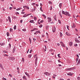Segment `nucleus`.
I'll return each mask as SVG.
<instances>
[{
	"mask_svg": "<svg viewBox=\"0 0 80 80\" xmlns=\"http://www.w3.org/2000/svg\"><path fill=\"white\" fill-rule=\"evenodd\" d=\"M34 58H35V64L36 65H37V60H38V57L37 56V55H35L34 56Z\"/></svg>",
	"mask_w": 80,
	"mask_h": 80,
	"instance_id": "f257e3e1",
	"label": "nucleus"
},
{
	"mask_svg": "<svg viewBox=\"0 0 80 80\" xmlns=\"http://www.w3.org/2000/svg\"><path fill=\"white\" fill-rule=\"evenodd\" d=\"M80 60H79L78 62V64H80Z\"/></svg>",
	"mask_w": 80,
	"mask_h": 80,
	"instance_id": "a18cd8bd",
	"label": "nucleus"
},
{
	"mask_svg": "<svg viewBox=\"0 0 80 80\" xmlns=\"http://www.w3.org/2000/svg\"><path fill=\"white\" fill-rule=\"evenodd\" d=\"M22 31H23L24 32H26V29H22Z\"/></svg>",
	"mask_w": 80,
	"mask_h": 80,
	"instance_id": "79ce46f5",
	"label": "nucleus"
},
{
	"mask_svg": "<svg viewBox=\"0 0 80 80\" xmlns=\"http://www.w3.org/2000/svg\"><path fill=\"white\" fill-rule=\"evenodd\" d=\"M25 74L29 78H30V75H29V74L27 73V72H25Z\"/></svg>",
	"mask_w": 80,
	"mask_h": 80,
	"instance_id": "f8f14e48",
	"label": "nucleus"
},
{
	"mask_svg": "<svg viewBox=\"0 0 80 80\" xmlns=\"http://www.w3.org/2000/svg\"><path fill=\"white\" fill-rule=\"evenodd\" d=\"M23 8H25V9H29V7L26 6H23Z\"/></svg>",
	"mask_w": 80,
	"mask_h": 80,
	"instance_id": "423d86ee",
	"label": "nucleus"
},
{
	"mask_svg": "<svg viewBox=\"0 0 80 80\" xmlns=\"http://www.w3.org/2000/svg\"><path fill=\"white\" fill-rule=\"evenodd\" d=\"M65 13H66V14H65L66 15H67V16L68 15V16H69V17H70V14H69L68 12H66Z\"/></svg>",
	"mask_w": 80,
	"mask_h": 80,
	"instance_id": "6e6552de",
	"label": "nucleus"
},
{
	"mask_svg": "<svg viewBox=\"0 0 80 80\" xmlns=\"http://www.w3.org/2000/svg\"><path fill=\"white\" fill-rule=\"evenodd\" d=\"M63 36V34L61 32H60V37H62Z\"/></svg>",
	"mask_w": 80,
	"mask_h": 80,
	"instance_id": "aec40b11",
	"label": "nucleus"
},
{
	"mask_svg": "<svg viewBox=\"0 0 80 80\" xmlns=\"http://www.w3.org/2000/svg\"><path fill=\"white\" fill-rule=\"evenodd\" d=\"M76 56L77 57H78L77 58H79V57L78 56V54H77L76 55Z\"/></svg>",
	"mask_w": 80,
	"mask_h": 80,
	"instance_id": "680f3d73",
	"label": "nucleus"
},
{
	"mask_svg": "<svg viewBox=\"0 0 80 80\" xmlns=\"http://www.w3.org/2000/svg\"><path fill=\"white\" fill-rule=\"evenodd\" d=\"M17 70H18H18H19V68L17 67Z\"/></svg>",
	"mask_w": 80,
	"mask_h": 80,
	"instance_id": "338daca9",
	"label": "nucleus"
},
{
	"mask_svg": "<svg viewBox=\"0 0 80 80\" xmlns=\"http://www.w3.org/2000/svg\"><path fill=\"white\" fill-rule=\"evenodd\" d=\"M12 30H13V29H12V28H10V32H12Z\"/></svg>",
	"mask_w": 80,
	"mask_h": 80,
	"instance_id": "8fccbe9b",
	"label": "nucleus"
},
{
	"mask_svg": "<svg viewBox=\"0 0 80 80\" xmlns=\"http://www.w3.org/2000/svg\"><path fill=\"white\" fill-rule=\"evenodd\" d=\"M29 40L30 42V43H32V40L30 39V38H29Z\"/></svg>",
	"mask_w": 80,
	"mask_h": 80,
	"instance_id": "72a5a7b5",
	"label": "nucleus"
},
{
	"mask_svg": "<svg viewBox=\"0 0 80 80\" xmlns=\"http://www.w3.org/2000/svg\"><path fill=\"white\" fill-rule=\"evenodd\" d=\"M52 10V7L50 6V10Z\"/></svg>",
	"mask_w": 80,
	"mask_h": 80,
	"instance_id": "de8ad7c7",
	"label": "nucleus"
},
{
	"mask_svg": "<svg viewBox=\"0 0 80 80\" xmlns=\"http://www.w3.org/2000/svg\"><path fill=\"white\" fill-rule=\"evenodd\" d=\"M75 40L77 43H80V42L78 40V39L77 38H75Z\"/></svg>",
	"mask_w": 80,
	"mask_h": 80,
	"instance_id": "20e7f679",
	"label": "nucleus"
},
{
	"mask_svg": "<svg viewBox=\"0 0 80 80\" xmlns=\"http://www.w3.org/2000/svg\"><path fill=\"white\" fill-rule=\"evenodd\" d=\"M33 42H36V39H35L34 38H33Z\"/></svg>",
	"mask_w": 80,
	"mask_h": 80,
	"instance_id": "e433bc0d",
	"label": "nucleus"
},
{
	"mask_svg": "<svg viewBox=\"0 0 80 80\" xmlns=\"http://www.w3.org/2000/svg\"><path fill=\"white\" fill-rule=\"evenodd\" d=\"M9 75L10 77H12V75L10 74H9Z\"/></svg>",
	"mask_w": 80,
	"mask_h": 80,
	"instance_id": "052dcab7",
	"label": "nucleus"
},
{
	"mask_svg": "<svg viewBox=\"0 0 80 80\" xmlns=\"http://www.w3.org/2000/svg\"><path fill=\"white\" fill-rule=\"evenodd\" d=\"M69 44L70 47H72V45L73 44V42H70L69 43Z\"/></svg>",
	"mask_w": 80,
	"mask_h": 80,
	"instance_id": "ddd939ff",
	"label": "nucleus"
},
{
	"mask_svg": "<svg viewBox=\"0 0 80 80\" xmlns=\"http://www.w3.org/2000/svg\"><path fill=\"white\" fill-rule=\"evenodd\" d=\"M32 51L33 50H31L29 52L30 53H31L32 52Z\"/></svg>",
	"mask_w": 80,
	"mask_h": 80,
	"instance_id": "603ef678",
	"label": "nucleus"
},
{
	"mask_svg": "<svg viewBox=\"0 0 80 80\" xmlns=\"http://www.w3.org/2000/svg\"><path fill=\"white\" fill-rule=\"evenodd\" d=\"M35 8H34L33 9H32V12H33V11H35Z\"/></svg>",
	"mask_w": 80,
	"mask_h": 80,
	"instance_id": "f704fd0d",
	"label": "nucleus"
},
{
	"mask_svg": "<svg viewBox=\"0 0 80 80\" xmlns=\"http://www.w3.org/2000/svg\"><path fill=\"white\" fill-rule=\"evenodd\" d=\"M10 60H14L15 58H13V57H11L10 58Z\"/></svg>",
	"mask_w": 80,
	"mask_h": 80,
	"instance_id": "dca6fc26",
	"label": "nucleus"
},
{
	"mask_svg": "<svg viewBox=\"0 0 80 80\" xmlns=\"http://www.w3.org/2000/svg\"><path fill=\"white\" fill-rule=\"evenodd\" d=\"M58 22L60 24L61 23V21H60V20H58Z\"/></svg>",
	"mask_w": 80,
	"mask_h": 80,
	"instance_id": "864d4df0",
	"label": "nucleus"
},
{
	"mask_svg": "<svg viewBox=\"0 0 80 80\" xmlns=\"http://www.w3.org/2000/svg\"><path fill=\"white\" fill-rule=\"evenodd\" d=\"M47 19H48V22H50L52 21V19H51V18H48Z\"/></svg>",
	"mask_w": 80,
	"mask_h": 80,
	"instance_id": "9d476101",
	"label": "nucleus"
},
{
	"mask_svg": "<svg viewBox=\"0 0 80 80\" xmlns=\"http://www.w3.org/2000/svg\"><path fill=\"white\" fill-rule=\"evenodd\" d=\"M22 62H24V58H22Z\"/></svg>",
	"mask_w": 80,
	"mask_h": 80,
	"instance_id": "c756f323",
	"label": "nucleus"
},
{
	"mask_svg": "<svg viewBox=\"0 0 80 80\" xmlns=\"http://www.w3.org/2000/svg\"><path fill=\"white\" fill-rule=\"evenodd\" d=\"M44 46L45 47V51H46L47 50V47H46V45H45Z\"/></svg>",
	"mask_w": 80,
	"mask_h": 80,
	"instance_id": "c9c22d12",
	"label": "nucleus"
},
{
	"mask_svg": "<svg viewBox=\"0 0 80 80\" xmlns=\"http://www.w3.org/2000/svg\"><path fill=\"white\" fill-rule=\"evenodd\" d=\"M67 28H68V30H69V26L67 25Z\"/></svg>",
	"mask_w": 80,
	"mask_h": 80,
	"instance_id": "09e8293b",
	"label": "nucleus"
},
{
	"mask_svg": "<svg viewBox=\"0 0 80 80\" xmlns=\"http://www.w3.org/2000/svg\"><path fill=\"white\" fill-rule=\"evenodd\" d=\"M78 58H77L76 59V61H78Z\"/></svg>",
	"mask_w": 80,
	"mask_h": 80,
	"instance_id": "4d7b16f0",
	"label": "nucleus"
},
{
	"mask_svg": "<svg viewBox=\"0 0 80 80\" xmlns=\"http://www.w3.org/2000/svg\"><path fill=\"white\" fill-rule=\"evenodd\" d=\"M12 18H13V19H15V18H17V17H15V16H12Z\"/></svg>",
	"mask_w": 80,
	"mask_h": 80,
	"instance_id": "412c9836",
	"label": "nucleus"
},
{
	"mask_svg": "<svg viewBox=\"0 0 80 80\" xmlns=\"http://www.w3.org/2000/svg\"><path fill=\"white\" fill-rule=\"evenodd\" d=\"M59 15L61 18H62V14L61 13V12H59Z\"/></svg>",
	"mask_w": 80,
	"mask_h": 80,
	"instance_id": "473e14b6",
	"label": "nucleus"
},
{
	"mask_svg": "<svg viewBox=\"0 0 80 80\" xmlns=\"http://www.w3.org/2000/svg\"><path fill=\"white\" fill-rule=\"evenodd\" d=\"M5 43L4 42L1 43H0V45H1V46H4V45H5Z\"/></svg>",
	"mask_w": 80,
	"mask_h": 80,
	"instance_id": "4468645a",
	"label": "nucleus"
},
{
	"mask_svg": "<svg viewBox=\"0 0 80 80\" xmlns=\"http://www.w3.org/2000/svg\"><path fill=\"white\" fill-rule=\"evenodd\" d=\"M22 78H23V79L25 80H27V78H26V77H25V76H23L22 77Z\"/></svg>",
	"mask_w": 80,
	"mask_h": 80,
	"instance_id": "2eb2a0df",
	"label": "nucleus"
},
{
	"mask_svg": "<svg viewBox=\"0 0 80 80\" xmlns=\"http://www.w3.org/2000/svg\"><path fill=\"white\" fill-rule=\"evenodd\" d=\"M8 19L10 23H11V19H10V16H9L8 17Z\"/></svg>",
	"mask_w": 80,
	"mask_h": 80,
	"instance_id": "a211bd4d",
	"label": "nucleus"
},
{
	"mask_svg": "<svg viewBox=\"0 0 80 80\" xmlns=\"http://www.w3.org/2000/svg\"><path fill=\"white\" fill-rule=\"evenodd\" d=\"M41 23H43V20H42L40 21Z\"/></svg>",
	"mask_w": 80,
	"mask_h": 80,
	"instance_id": "e2e57ef3",
	"label": "nucleus"
},
{
	"mask_svg": "<svg viewBox=\"0 0 80 80\" xmlns=\"http://www.w3.org/2000/svg\"><path fill=\"white\" fill-rule=\"evenodd\" d=\"M34 21L33 20H30L29 22L30 23H33Z\"/></svg>",
	"mask_w": 80,
	"mask_h": 80,
	"instance_id": "c85d7f7f",
	"label": "nucleus"
},
{
	"mask_svg": "<svg viewBox=\"0 0 80 80\" xmlns=\"http://www.w3.org/2000/svg\"><path fill=\"white\" fill-rule=\"evenodd\" d=\"M40 5L41 7H42L43 5L42 4V3H40Z\"/></svg>",
	"mask_w": 80,
	"mask_h": 80,
	"instance_id": "69168bd1",
	"label": "nucleus"
},
{
	"mask_svg": "<svg viewBox=\"0 0 80 80\" xmlns=\"http://www.w3.org/2000/svg\"><path fill=\"white\" fill-rule=\"evenodd\" d=\"M32 15V13L28 14H25L23 16V17L25 18L27 17H28V15Z\"/></svg>",
	"mask_w": 80,
	"mask_h": 80,
	"instance_id": "f03ea898",
	"label": "nucleus"
},
{
	"mask_svg": "<svg viewBox=\"0 0 80 80\" xmlns=\"http://www.w3.org/2000/svg\"><path fill=\"white\" fill-rule=\"evenodd\" d=\"M62 14H64V15H66V14L65 13V12L63 10L62 11Z\"/></svg>",
	"mask_w": 80,
	"mask_h": 80,
	"instance_id": "4be33fe9",
	"label": "nucleus"
},
{
	"mask_svg": "<svg viewBox=\"0 0 80 80\" xmlns=\"http://www.w3.org/2000/svg\"><path fill=\"white\" fill-rule=\"evenodd\" d=\"M66 35L68 36H70L71 35V34L70 33V32H66Z\"/></svg>",
	"mask_w": 80,
	"mask_h": 80,
	"instance_id": "0eeeda50",
	"label": "nucleus"
},
{
	"mask_svg": "<svg viewBox=\"0 0 80 80\" xmlns=\"http://www.w3.org/2000/svg\"><path fill=\"white\" fill-rule=\"evenodd\" d=\"M75 27H76L75 25V24H73V26H72V28H73H73H75Z\"/></svg>",
	"mask_w": 80,
	"mask_h": 80,
	"instance_id": "7c9ffc66",
	"label": "nucleus"
},
{
	"mask_svg": "<svg viewBox=\"0 0 80 80\" xmlns=\"http://www.w3.org/2000/svg\"><path fill=\"white\" fill-rule=\"evenodd\" d=\"M24 13H25V12H21L22 14H24Z\"/></svg>",
	"mask_w": 80,
	"mask_h": 80,
	"instance_id": "0e129e2a",
	"label": "nucleus"
},
{
	"mask_svg": "<svg viewBox=\"0 0 80 80\" xmlns=\"http://www.w3.org/2000/svg\"><path fill=\"white\" fill-rule=\"evenodd\" d=\"M36 32H37V33H40V31H36Z\"/></svg>",
	"mask_w": 80,
	"mask_h": 80,
	"instance_id": "58836bf2",
	"label": "nucleus"
},
{
	"mask_svg": "<svg viewBox=\"0 0 80 80\" xmlns=\"http://www.w3.org/2000/svg\"><path fill=\"white\" fill-rule=\"evenodd\" d=\"M15 48H14L12 51V53H15Z\"/></svg>",
	"mask_w": 80,
	"mask_h": 80,
	"instance_id": "393cba45",
	"label": "nucleus"
},
{
	"mask_svg": "<svg viewBox=\"0 0 80 80\" xmlns=\"http://www.w3.org/2000/svg\"><path fill=\"white\" fill-rule=\"evenodd\" d=\"M44 74H45V75H46L47 76H49V75H50V73L47 72H44Z\"/></svg>",
	"mask_w": 80,
	"mask_h": 80,
	"instance_id": "39448f33",
	"label": "nucleus"
},
{
	"mask_svg": "<svg viewBox=\"0 0 80 80\" xmlns=\"http://www.w3.org/2000/svg\"><path fill=\"white\" fill-rule=\"evenodd\" d=\"M20 9H21V8H19L17 9H16V10H17V11H18V10H20Z\"/></svg>",
	"mask_w": 80,
	"mask_h": 80,
	"instance_id": "2f4dec72",
	"label": "nucleus"
},
{
	"mask_svg": "<svg viewBox=\"0 0 80 80\" xmlns=\"http://www.w3.org/2000/svg\"><path fill=\"white\" fill-rule=\"evenodd\" d=\"M60 54H59L58 55V57H59V58H60Z\"/></svg>",
	"mask_w": 80,
	"mask_h": 80,
	"instance_id": "c03bdc74",
	"label": "nucleus"
},
{
	"mask_svg": "<svg viewBox=\"0 0 80 80\" xmlns=\"http://www.w3.org/2000/svg\"><path fill=\"white\" fill-rule=\"evenodd\" d=\"M42 17H44L45 19V18H47V17L46 16H45V14H42Z\"/></svg>",
	"mask_w": 80,
	"mask_h": 80,
	"instance_id": "6ab92c4d",
	"label": "nucleus"
},
{
	"mask_svg": "<svg viewBox=\"0 0 80 80\" xmlns=\"http://www.w3.org/2000/svg\"><path fill=\"white\" fill-rule=\"evenodd\" d=\"M62 3H60L59 4V7L60 8H61V7H62Z\"/></svg>",
	"mask_w": 80,
	"mask_h": 80,
	"instance_id": "b1692460",
	"label": "nucleus"
},
{
	"mask_svg": "<svg viewBox=\"0 0 80 80\" xmlns=\"http://www.w3.org/2000/svg\"><path fill=\"white\" fill-rule=\"evenodd\" d=\"M35 5V3H33L32 4V5H33V6H34Z\"/></svg>",
	"mask_w": 80,
	"mask_h": 80,
	"instance_id": "ea45409f",
	"label": "nucleus"
},
{
	"mask_svg": "<svg viewBox=\"0 0 80 80\" xmlns=\"http://www.w3.org/2000/svg\"><path fill=\"white\" fill-rule=\"evenodd\" d=\"M9 48H11V44H9Z\"/></svg>",
	"mask_w": 80,
	"mask_h": 80,
	"instance_id": "13d9d810",
	"label": "nucleus"
},
{
	"mask_svg": "<svg viewBox=\"0 0 80 80\" xmlns=\"http://www.w3.org/2000/svg\"><path fill=\"white\" fill-rule=\"evenodd\" d=\"M16 28H17V26H16V25H15L14 27V30H16Z\"/></svg>",
	"mask_w": 80,
	"mask_h": 80,
	"instance_id": "a878e982",
	"label": "nucleus"
},
{
	"mask_svg": "<svg viewBox=\"0 0 80 80\" xmlns=\"http://www.w3.org/2000/svg\"><path fill=\"white\" fill-rule=\"evenodd\" d=\"M34 20L36 21L37 20V18L36 17H34Z\"/></svg>",
	"mask_w": 80,
	"mask_h": 80,
	"instance_id": "37998d69",
	"label": "nucleus"
},
{
	"mask_svg": "<svg viewBox=\"0 0 80 80\" xmlns=\"http://www.w3.org/2000/svg\"><path fill=\"white\" fill-rule=\"evenodd\" d=\"M7 37H9V35H10V34H9V33L8 32H7Z\"/></svg>",
	"mask_w": 80,
	"mask_h": 80,
	"instance_id": "cd10ccee",
	"label": "nucleus"
},
{
	"mask_svg": "<svg viewBox=\"0 0 80 80\" xmlns=\"http://www.w3.org/2000/svg\"><path fill=\"white\" fill-rule=\"evenodd\" d=\"M35 30H38V28H34Z\"/></svg>",
	"mask_w": 80,
	"mask_h": 80,
	"instance_id": "6e6d98bb",
	"label": "nucleus"
},
{
	"mask_svg": "<svg viewBox=\"0 0 80 80\" xmlns=\"http://www.w3.org/2000/svg\"><path fill=\"white\" fill-rule=\"evenodd\" d=\"M59 80H64V79L62 78L59 79Z\"/></svg>",
	"mask_w": 80,
	"mask_h": 80,
	"instance_id": "774afa93",
	"label": "nucleus"
},
{
	"mask_svg": "<svg viewBox=\"0 0 80 80\" xmlns=\"http://www.w3.org/2000/svg\"><path fill=\"white\" fill-rule=\"evenodd\" d=\"M23 22V20H21L20 21V23H22V22Z\"/></svg>",
	"mask_w": 80,
	"mask_h": 80,
	"instance_id": "bf43d9fd",
	"label": "nucleus"
},
{
	"mask_svg": "<svg viewBox=\"0 0 80 80\" xmlns=\"http://www.w3.org/2000/svg\"><path fill=\"white\" fill-rule=\"evenodd\" d=\"M40 10L41 12H43V10H42V7H40Z\"/></svg>",
	"mask_w": 80,
	"mask_h": 80,
	"instance_id": "4c0bfd02",
	"label": "nucleus"
},
{
	"mask_svg": "<svg viewBox=\"0 0 80 80\" xmlns=\"http://www.w3.org/2000/svg\"><path fill=\"white\" fill-rule=\"evenodd\" d=\"M72 70V68H68L66 69V70Z\"/></svg>",
	"mask_w": 80,
	"mask_h": 80,
	"instance_id": "f3484780",
	"label": "nucleus"
},
{
	"mask_svg": "<svg viewBox=\"0 0 80 80\" xmlns=\"http://www.w3.org/2000/svg\"><path fill=\"white\" fill-rule=\"evenodd\" d=\"M67 75L69 76H72V75H73V74H72V73H71V72H68L67 73Z\"/></svg>",
	"mask_w": 80,
	"mask_h": 80,
	"instance_id": "9b49d317",
	"label": "nucleus"
},
{
	"mask_svg": "<svg viewBox=\"0 0 80 80\" xmlns=\"http://www.w3.org/2000/svg\"><path fill=\"white\" fill-rule=\"evenodd\" d=\"M60 43L61 46L62 47H65V45L63 43V42H60Z\"/></svg>",
	"mask_w": 80,
	"mask_h": 80,
	"instance_id": "7ed1b4c3",
	"label": "nucleus"
},
{
	"mask_svg": "<svg viewBox=\"0 0 80 80\" xmlns=\"http://www.w3.org/2000/svg\"><path fill=\"white\" fill-rule=\"evenodd\" d=\"M53 32H55L56 30V28L55 27H53L52 29Z\"/></svg>",
	"mask_w": 80,
	"mask_h": 80,
	"instance_id": "1a4fd4ad",
	"label": "nucleus"
},
{
	"mask_svg": "<svg viewBox=\"0 0 80 80\" xmlns=\"http://www.w3.org/2000/svg\"><path fill=\"white\" fill-rule=\"evenodd\" d=\"M0 67L1 68H3V66L0 63Z\"/></svg>",
	"mask_w": 80,
	"mask_h": 80,
	"instance_id": "bb28decb",
	"label": "nucleus"
},
{
	"mask_svg": "<svg viewBox=\"0 0 80 80\" xmlns=\"http://www.w3.org/2000/svg\"><path fill=\"white\" fill-rule=\"evenodd\" d=\"M77 79L78 80H80V77H78Z\"/></svg>",
	"mask_w": 80,
	"mask_h": 80,
	"instance_id": "a19ab883",
	"label": "nucleus"
},
{
	"mask_svg": "<svg viewBox=\"0 0 80 80\" xmlns=\"http://www.w3.org/2000/svg\"><path fill=\"white\" fill-rule=\"evenodd\" d=\"M32 55V54L29 55L28 56V58H31Z\"/></svg>",
	"mask_w": 80,
	"mask_h": 80,
	"instance_id": "5701e85b",
	"label": "nucleus"
},
{
	"mask_svg": "<svg viewBox=\"0 0 80 80\" xmlns=\"http://www.w3.org/2000/svg\"><path fill=\"white\" fill-rule=\"evenodd\" d=\"M48 3H49V4H52V2H50V1H49V2H48Z\"/></svg>",
	"mask_w": 80,
	"mask_h": 80,
	"instance_id": "5fc2aeb1",
	"label": "nucleus"
},
{
	"mask_svg": "<svg viewBox=\"0 0 80 80\" xmlns=\"http://www.w3.org/2000/svg\"><path fill=\"white\" fill-rule=\"evenodd\" d=\"M42 25H40L39 27L40 28H41V27H42Z\"/></svg>",
	"mask_w": 80,
	"mask_h": 80,
	"instance_id": "3c124183",
	"label": "nucleus"
},
{
	"mask_svg": "<svg viewBox=\"0 0 80 80\" xmlns=\"http://www.w3.org/2000/svg\"><path fill=\"white\" fill-rule=\"evenodd\" d=\"M78 45V44H75L74 45V46L75 47H77Z\"/></svg>",
	"mask_w": 80,
	"mask_h": 80,
	"instance_id": "49530a36",
	"label": "nucleus"
}]
</instances>
